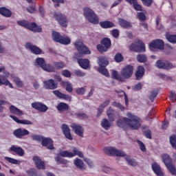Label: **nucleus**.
<instances>
[{"mask_svg":"<svg viewBox=\"0 0 176 176\" xmlns=\"http://www.w3.org/2000/svg\"><path fill=\"white\" fill-rule=\"evenodd\" d=\"M0 14L4 16V17H10V16H12V12L9 9L2 7L0 8Z\"/></svg>","mask_w":176,"mask_h":176,"instance_id":"35","label":"nucleus"},{"mask_svg":"<svg viewBox=\"0 0 176 176\" xmlns=\"http://www.w3.org/2000/svg\"><path fill=\"white\" fill-rule=\"evenodd\" d=\"M111 75L112 78L116 79L117 80H119V82H124V78L119 75V73L118 72L113 70Z\"/></svg>","mask_w":176,"mask_h":176,"instance_id":"42","label":"nucleus"},{"mask_svg":"<svg viewBox=\"0 0 176 176\" xmlns=\"http://www.w3.org/2000/svg\"><path fill=\"white\" fill-rule=\"evenodd\" d=\"M74 164H75L77 168H80V170H83L85 168V164L83 161L79 158H76L74 160Z\"/></svg>","mask_w":176,"mask_h":176,"instance_id":"34","label":"nucleus"},{"mask_svg":"<svg viewBox=\"0 0 176 176\" xmlns=\"http://www.w3.org/2000/svg\"><path fill=\"white\" fill-rule=\"evenodd\" d=\"M13 135L16 138H21L22 137H25V135H30V131L25 129L19 128L14 131Z\"/></svg>","mask_w":176,"mask_h":176,"instance_id":"17","label":"nucleus"},{"mask_svg":"<svg viewBox=\"0 0 176 176\" xmlns=\"http://www.w3.org/2000/svg\"><path fill=\"white\" fill-rule=\"evenodd\" d=\"M78 63L80 67L83 68V69H87V68L90 67V61H89V59H79Z\"/></svg>","mask_w":176,"mask_h":176,"instance_id":"30","label":"nucleus"},{"mask_svg":"<svg viewBox=\"0 0 176 176\" xmlns=\"http://www.w3.org/2000/svg\"><path fill=\"white\" fill-rule=\"evenodd\" d=\"M155 67H157V68H159L160 69L168 70V69H173V68H175V66H174L173 63H170L168 60H158L155 63Z\"/></svg>","mask_w":176,"mask_h":176,"instance_id":"10","label":"nucleus"},{"mask_svg":"<svg viewBox=\"0 0 176 176\" xmlns=\"http://www.w3.org/2000/svg\"><path fill=\"white\" fill-rule=\"evenodd\" d=\"M162 160L166 166L173 163V160H171V158L170 157V155L167 154H164L162 155Z\"/></svg>","mask_w":176,"mask_h":176,"instance_id":"40","label":"nucleus"},{"mask_svg":"<svg viewBox=\"0 0 176 176\" xmlns=\"http://www.w3.org/2000/svg\"><path fill=\"white\" fill-rule=\"evenodd\" d=\"M111 47V40L108 38H105L101 41V44L97 46V49L100 53L107 52L108 49Z\"/></svg>","mask_w":176,"mask_h":176,"instance_id":"11","label":"nucleus"},{"mask_svg":"<svg viewBox=\"0 0 176 176\" xmlns=\"http://www.w3.org/2000/svg\"><path fill=\"white\" fill-rule=\"evenodd\" d=\"M118 95L120 96V97H123V96H124V98H125V105H129V99L127 98V95L126 94V93L123 91H118Z\"/></svg>","mask_w":176,"mask_h":176,"instance_id":"54","label":"nucleus"},{"mask_svg":"<svg viewBox=\"0 0 176 176\" xmlns=\"http://www.w3.org/2000/svg\"><path fill=\"white\" fill-rule=\"evenodd\" d=\"M32 108H34V109H36V111L42 112L43 113H45V112H46L47 109H49V107H47V106L41 102H35L32 103Z\"/></svg>","mask_w":176,"mask_h":176,"instance_id":"16","label":"nucleus"},{"mask_svg":"<svg viewBox=\"0 0 176 176\" xmlns=\"http://www.w3.org/2000/svg\"><path fill=\"white\" fill-rule=\"evenodd\" d=\"M28 175L29 176H36V170L34 168L29 169L26 171Z\"/></svg>","mask_w":176,"mask_h":176,"instance_id":"57","label":"nucleus"},{"mask_svg":"<svg viewBox=\"0 0 176 176\" xmlns=\"http://www.w3.org/2000/svg\"><path fill=\"white\" fill-rule=\"evenodd\" d=\"M151 167L153 168V170L154 171L155 174L157 176H164V173H163V171H162V168L157 163L154 162L152 164Z\"/></svg>","mask_w":176,"mask_h":176,"instance_id":"27","label":"nucleus"},{"mask_svg":"<svg viewBox=\"0 0 176 176\" xmlns=\"http://www.w3.org/2000/svg\"><path fill=\"white\" fill-rule=\"evenodd\" d=\"M52 67L54 68V72L55 69H61V68H64V67H65V63L63 62H54Z\"/></svg>","mask_w":176,"mask_h":176,"instance_id":"43","label":"nucleus"},{"mask_svg":"<svg viewBox=\"0 0 176 176\" xmlns=\"http://www.w3.org/2000/svg\"><path fill=\"white\" fill-rule=\"evenodd\" d=\"M141 1L143 5L147 8L152 6V4L153 3V0H141Z\"/></svg>","mask_w":176,"mask_h":176,"instance_id":"55","label":"nucleus"},{"mask_svg":"<svg viewBox=\"0 0 176 176\" xmlns=\"http://www.w3.org/2000/svg\"><path fill=\"white\" fill-rule=\"evenodd\" d=\"M5 77H2L0 78V86L4 85V86H9L10 89H13V85H12V82L8 80V78L9 76H11L10 73L9 72H3Z\"/></svg>","mask_w":176,"mask_h":176,"instance_id":"15","label":"nucleus"},{"mask_svg":"<svg viewBox=\"0 0 176 176\" xmlns=\"http://www.w3.org/2000/svg\"><path fill=\"white\" fill-rule=\"evenodd\" d=\"M10 111L12 113H14V115H17V116H23V115H24L23 111L20 110V109L14 105H11L10 107Z\"/></svg>","mask_w":176,"mask_h":176,"instance_id":"29","label":"nucleus"},{"mask_svg":"<svg viewBox=\"0 0 176 176\" xmlns=\"http://www.w3.org/2000/svg\"><path fill=\"white\" fill-rule=\"evenodd\" d=\"M98 71L102 75H104V76H109V72H108V70L105 68V67H102L98 69Z\"/></svg>","mask_w":176,"mask_h":176,"instance_id":"53","label":"nucleus"},{"mask_svg":"<svg viewBox=\"0 0 176 176\" xmlns=\"http://www.w3.org/2000/svg\"><path fill=\"white\" fill-rule=\"evenodd\" d=\"M41 144L43 146H46L47 149H54V146H53V140L51 138H43Z\"/></svg>","mask_w":176,"mask_h":176,"instance_id":"21","label":"nucleus"},{"mask_svg":"<svg viewBox=\"0 0 176 176\" xmlns=\"http://www.w3.org/2000/svg\"><path fill=\"white\" fill-rule=\"evenodd\" d=\"M33 161L38 170H45V162H43V161H42L39 157H34Z\"/></svg>","mask_w":176,"mask_h":176,"instance_id":"26","label":"nucleus"},{"mask_svg":"<svg viewBox=\"0 0 176 176\" xmlns=\"http://www.w3.org/2000/svg\"><path fill=\"white\" fill-rule=\"evenodd\" d=\"M4 159L6 162H8V163H11L12 164H19V163H20V161L12 157H5Z\"/></svg>","mask_w":176,"mask_h":176,"instance_id":"50","label":"nucleus"},{"mask_svg":"<svg viewBox=\"0 0 176 176\" xmlns=\"http://www.w3.org/2000/svg\"><path fill=\"white\" fill-rule=\"evenodd\" d=\"M53 17L59 23L62 27H67L68 25V19L65 15L61 14L58 12H55L53 13Z\"/></svg>","mask_w":176,"mask_h":176,"instance_id":"9","label":"nucleus"},{"mask_svg":"<svg viewBox=\"0 0 176 176\" xmlns=\"http://www.w3.org/2000/svg\"><path fill=\"white\" fill-rule=\"evenodd\" d=\"M142 124V120L137 116H133V130H138Z\"/></svg>","mask_w":176,"mask_h":176,"instance_id":"24","label":"nucleus"},{"mask_svg":"<svg viewBox=\"0 0 176 176\" xmlns=\"http://www.w3.org/2000/svg\"><path fill=\"white\" fill-rule=\"evenodd\" d=\"M60 156L62 157H75V156H78V157L83 158L85 155L79 149L76 148V147H72V152H69L68 151H62L59 153Z\"/></svg>","mask_w":176,"mask_h":176,"instance_id":"3","label":"nucleus"},{"mask_svg":"<svg viewBox=\"0 0 176 176\" xmlns=\"http://www.w3.org/2000/svg\"><path fill=\"white\" fill-rule=\"evenodd\" d=\"M113 107H116V108H118V109H120L121 111H124V107L118 102H114L113 103Z\"/></svg>","mask_w":176,"mask_h":176,"instance_id":"59","label":"nucleus"},{"mask_svg":"<svg viewBox=\"0 0 176 176\" xmlns=\"http://www.w3.org/2000/svg\"><path fill=\"white\" fill-rule=\"evenodd\" d=\"M70 127L74 131L75 134H77V135H79V137H81L82 138H83V134L85 133V129H83V127L82 126L78 125L76 124H72L70 125Z\"/></svg>","mask_w":176,"mask_h":176,"instance_id":"19","label":"nucleus"},{"mask_svg":"<svg viewBox=\"0 0 176 176\" xmlns=\"http://www.w3.org/2000/svg\"><path fill=\"white\" fill-rule=\"evenodd\" d=\"M10 118L12 119L16 123H18L19 124H32V122L28 120H19L17 117L14 116H10Z\"/></svg>","mask_w":176,"mask_h":176,"instance_id":"28","label":"nucleus"},{"mask_svg":"<svg viewBox=\"0 0 176 176\" xmlns=\"http://www.w3.org/2000/svg\"><path fill=\"white\" fill-rule=\"evenodd\" d=\"M76 93L79 96H83V94H85V93H86V89H85V87L78 88L76 89Z\"/></svg>","mask_w":176,"mask_h":176,"instance_id":"61","label":"nucleus"},{"mask_svg":"<svg viewBox=\"0 0 176 176\" xmlns=\"http://www.w3.org/2000/svg\"><path fill=\"white\" fill-rule=\"evenodd\" d=\"M11 79H12L18 87H23L24 86L23 81L19 77L16 76V75L11 74Z\"/></svg>","mask_w":176,"mask_h":176,"instance_id":"32","label":"nucleus"},{"mask_svg":"<svg viewBox=\"0 0 176 176\" xmlns=\"http://www.w3.org/2000/svg\"><path fill=\"white\" fill-rule=\"evenodd\" d=\"M157 96V92L156 91H153L151 92L149 99L152 102H153L155 98H156Z\"/></svg>","mask_w":176,"mask_h":176,"instance_id":"58","label":"nucleus"},{"mask_svg":"<svg viewBox=\"0 0 176 176\" xmlns=\"http://www.w3.org/2000/svg\"><path fill=\"white\" fill-rule=\"evenodd\" d=\"M114 60L116 61V63H122L123 60H124V58L123 57V55L120 53H118L115 56H114Z\"/></svg>","mask_w":176,"mask_h":176,"instance_id":"51","label":"nucleus"},{"mask_svg":"<svg viewBox=\"0 0 176 176\" xmlns=\"http://www.w3.org/2000/svg\"><path fill=\"white\" fill-rule=\"evenodd\" d=\"M69 108V107L66 104V103H60L57 106V109L58 111H60V112L64 111H67V109Z\"/></svg>","mask_w":176,"mask_h":176,"instance_id":"47","label":"nucleus"},{"mask_svg":"<svg viewBox=\"0 0 176 176\" xmlns=\"http://www.w3.org/2000/svg\"><path fill=\"white\" fill-rule=\"evenodd\" d=\"M136 60L138 63H146L148 57L145 54H138L136 57Z\"/></svg>","mask_w":176,"mask_h":176,"instance_id":"45","label":"nucleus"},{"mask_svg":"<svg viewBox=\"0 0 176 176\" xmlns=\"http://www.w3.org/2000/svg\"><path fill=\"white\" fill-rule=\"evenodd\" d=\"M32 138L34 141H38V142H42V140H43V137L38 135H33Z\"/></svg>","mask_w":176,"mask_h":176,"instance_id":"60","label":"nucleus"},{"mask_svg":"<svg viewBox=\"0 0 176 176\" xmlns=\"http://www.w3.org/2000/svg\"><path fill=\"white\" fill-rule=\"evenodd\" d=\"M17 24L21 25V27H25V28H28V30H30V31H33L34 32H41L42 28L36 25V23L30 24V23L27 21H18Z\"/></svg>","mask_w":176,"mask_h":176,"instance_id":"5","label":"nucleus"},{"mask_svg":"<svg viewBox=\"0 0 176 176\" xmlns=\"http://www.w3.org/2000/svg\"><path fill=\"white\" fill-rule=\"evenodd\" d=\"M61 129L63 132V134L65 135V137H66L67 140L72 141L73 138H72V135H71V129H69V127H68V125L63 124L61 126Z\"/></svg>","mask_w":176,"mask_h":176,"instance_id":"22","label":"nucleus"},{"mask_svg":"<svg viewBox=\"0 0 176 176\" xmlns=\"http://www.w3.org/2000/svg\"><path fill=\"white\" fill-rule=\"evenodd\" d=\"M101 126L104 129V130H109L111 128V124L109 123V121L107 119H103L101 121Z\"/></svg>","mask_w":176,"mask_h":176,"instance_id":"46","label":"nucleus"},{"mask_svg":"<svg viewBox=\"0 0 176 176\" xmlns=\"http://www.w3.org/2000/svg\"><path fill=\"white\" fill-rule=\"evenodd\" d=\"M107 115L110 122H113L115 120V111L113 110L112 107L109 108L107 112Z\"/></svg>","mask_w":176,"mask_h":176,"instance_id":"37","label":"nucleus"},{"mask_svg":"<svg viewBox=\"0 0 176 176\" xmlns=\"http://www.w3.org/2000/svg\"><path fill=\"white\" fill-rule=\"evenodd\" d=\"M165 38L170 43H176V34L166 33L165 34Z\"/></svg>","mask_w":176,"mask_h":176,"instance_id":"36","label":"nucleus"},{"mask_svg":"<svg viewBox=\"0 0 176 176\" xmlns=\"http://www.w3.org/2000/svg\"><path fill=\"white\" fill-rule=\"evenodd\" d=\"M84 16L92 24H98L100 23V20L96 12L89 8H84Z\"/></svg>","mask_w":176,"mask_h":176,"instance_id":"2","label":"nucleus"},{"mask_svg":"<svg viewBox=\"0 0 176 176\" xmlns=\"http://www.w3.org/2000/svg\"><path fill=\"white\" fill-rule=\"evenodd\" d=\"M35 65H38V67H41V68L47 72H54V68L50 64L47 65L45 63V59L42 58H37L36 59Z\"/></svg>","mask_w":176,"mask_h":176,"instance_id":"8","label":"nucleus"},{"mask_svg":"<svg viewBox=\"0 0 176 176\" xmlns=\"http://www.w3.org/2000/svg\"><path fill=\"white\" fill-rule=\"evenodd\" d=\"M118 23L123 28H130L131 27V23L123 19H118Z\"/></svg>","mask_w":176,"mask_h":176,"instance_id":"38","label":"nucleus"},{"mask_svg":"<svg viewBox=\"0 0 176 176\" xmlns=\"http://www.w3.org/2000/svg\"><path fill=\"white\" fill-rule=\"evenodd\" d=\"M9 152H13L14 153H16L18 156L23 157L25 155V151L23 148L18 146L16 145H12L9 148Z\"/></svg>","mask_w":176,"mask_h":176,"instance_id":"20","label":"nucleus"},{"mask_svg":"<svg viewBox=\"0 0 176 176\" xmlns=\"http://www.w3.org/2000/svg\"><path fill=\"white\" fill-rule=\"evenodd\" d=\"M55 161L56 162V163H58V164H67V163H68L67 160L63 159L59 155H57L55 157Z\"/></svg>","mask_w":176,"mask_h":176,"instance_id":"49","label":"nucleus"},{"mask_svg":"<svg viewBox=\"0 0 176 176\" xmlns=\"http://www.w3.org/2000/svg\"><path fill=\"white\" fill-rule=\"evenodd\" d=\"M57 82L53 79L43 81V87L47 90H54V89H57Z\"/></svg>","mask_w":176,"mask_h":176,"instance_id":"18","label":"nucleus"},{"mask_svg":"<svg viewBox=\"0 0 176 176\" xmlns=\"http://www.w3.org/2000/svg\"><path fill=\"white\" fill-rule=\"evenodd\" d=\"M74 46L80 54H91L90 50L83 44L82 40H78L74 43Z\"/></svg>","mask_w":176,"mask_h":176,"instance_id":"7","label":"nucleus"},{"mask_svg":"<svg viewBox=\"0 0 176 176\" xmlns=\"http://www.w3.org/2000/svg\"><path fill=\"white\" fill-rule=\"evenodd\" d=\"M53 93L55 96H56V97H58V98H63V96L64 94L61 93L60 91L55 90L53 91Z\"/></svg>","mask_w":176,"mask_h":176,"instance_id":"64","label":"nucleus"},{"mask_svg":"<svg viewBox=\"0 0 176 176\" xmlns=\"http://www.w3.org/2000/svg\"><path fill=\"white\" fill-rule=\"evenodd\" d=\"M149 49L151 52H153L155 49L163 50L164 49V41L161 39L155 40L149 44Z\"/></svg>","mask_w":176,"mask_h":176,"instance_id":"12","label":"nucleus"},{"mask_svg":"<svg viewBox=\"0 0 176 176\" xmlns=\"http://www.w3.org/2000/svg\"><path fill=\"white\" fill-rule=\"evenodd\" d=\"M62 75L65 78H71V72L67 69L62 71Z\"/></svg>","mask_w":176,"mask_h":176,"instance_id":"63","label":"nucleus"},{"mask_svg":"<svg viewBox=\"0 0 176 176\" xmlns=\"http://www.w3.org/2000/svg\"><path fill=\"white\" fill-rule=\"evenodd\" d=\"M52 39L54 42L61 43V45H69L71 43V38L68 36H63L57 32H52Z\"/></svg>","mask_w":176,"mask_h":176,"instance_id":"4","label":"nucleus"},{"mask_svg":"<svg viewBox=\"0 0 176 176\" xmlns=\"http://www.w3.org/2000/svg\"><path fill=\"white\" fill-rule=\"evenodd\" d=\"M138 18L140 21H145L146 20V16H145V13L144 12L138 13Z\"/></svg>","mask_w":176,"mask_h":176,"instance_id":"56","label":"nucleus"},{"mask_svg":"<svg viewBox=\"0 0 176 176\" xmlns=\"http://www.w3.org/2000/svg\"><path fill=\"white\" fill-rule=\"evenodd\" d=\"M127 116L129 118H124L123 120L120 119L117 121V126H118V127H124V126H128L130 129H133V115L128 113Z\"/></svg>","mask_w":176,"mask_h":176,"instance_id":"6","label":"nucleus"},{"mask_svg":"<svg viewBox=\"0 0 176 176\" xmlns=\"http://www.w3.org/2000/svg\"><path fill=\"white\" fill-rule=\"evenodd\" d=\"M103 152H104L106 155H108L109 156H118L120 157H124L128 164H129V166H133V160H131V157L126 155V153L122 151L118 150L115 147L109 146V147H105L103 149Z\"/></svg>","mask_w":176,"mask_h":176,"instance_id":"1","label":"nucleus"},{"mask_svg":"<svg viewBox=\"0 0 176 176\" xmlns=\"http://www.w3.org/2000/svg\"><path fill=\"white\" fill-rule=\"evenodd\" d=\"M133 6L135 10H137L138 12H144L142 6L138 3V0H133Z\"/></svg>","mask_w":176,"mask_h":176,"instance_id":"39","label":"nucleus"},{"mask_svg":"<svg viewBox=\"0 0 176 176\" xmlns=\"http://www.w3.org/2000/svg\"><path fill=\"white\" fill-rule=\"evenodd\" d=\"M98 64L100 65V67H107L109 64L108 59L107 58L100 56L98 58Z\"/></svg>","mask_w":176,"mask_h":176,"instance_id":"33","label":"nucleus"},{"mask_svg":"<svg viewBox=\"0 0 176 176\" xmlns=\"http://www.w3.org/2000/svg\"><path fill=\"white\" fill-rule=\"evenodd\" d=\"M144 133L145 137H146V138H149V140H152V132H151V130L147 129L146 131H144Z\"/></svg>","mask_w":176,"mask_h":176,"instance_id":"62","label":"nucleus"},{"mask_svg":"<svg viewBox=\"0 0 176 176\" xmlns=\"http://www.w3.org/2000/svg\"><path fill=\"white\" fill-rule=\"evenodd\" d=\"M144 75H145V68L142 66H138L135 74L136 80H141Z\"/></svg>","mask_w":176,"mask_h":176,"instance_id":"25","label":"nucleus"},{"mask_svg":"<svg viewBox=\"0 0 176 176\" xmlns=\"http://www.w3.org/2000/svg\"><path fill=\"white\" fill-rule=\"evenodd\" d=\"M121 75L122 78H124V80L131 78V76L133 75V66L127 65L122 68L121 70Z\"/></svg>","mask_w":176,"mask_h":176,"instance_id":"14","label":"nucleus"},{"mask_svg":"<svg viewBox=\"0 0 176 176\" xmlns=\"http://www.w3.org/2000/svg\"><path fill=\"white\" fill-rule=\"evenodd\" d=\"M62 83H63V85H65V86L66 87L67 91H68L69 93H72V91H74V87H72V84H71V82L63 81Z\"/></svg>","mask_w":176,"mask_h":176,"instance_id":"48","label":"nucleus"},{"mask_svg":"<svg viewBox=\"0 0 176 176\" xmlns=\"http://www.w3.org/2000/svg\"><path fill=\"white\" fill-rule=\"evenodd\" d=\"M166 168L172 175H176L175 165H174L173 162L171 164H169L168 166H166Z\"/></svg>","mask_w":176,"mask_h":176,"instance_id":"44","label":"nucleus"},{"mask_svg":"<svg viewBox=\"0 0 176 176\" xmlns=\"http://www.w3.org/2000/svg\"><path fill=\"white\" fill-rule=\"evenodd\" d=\"M25 47L26 49L30 50V52H32V53H34V54H41V53H42V50H41V48L33 45L30 43H26Z\"/></svg>","mask_w":176,"mask_h":176,"instance_id":"23","label":"nucleus"},{"mask_svg":"<svg viewBox=\"0 0 176 176\" xmlns=\"http://www.w3.org/2000/svg\"><path fill=\"white\" fill-rule=\"evenodd\" d=\"M133 50L138 53H144L145 52V44L141 40L135 39L133 41Z\"/></svg>","mask_w":176,"mask_h":176,"instance_id":"13","label":"nucleus"},{"mask_svg":"<svg viewBox=\"0 0 176 176\" xmlns=\"http://www.w3.org/2000/svg\"><path fill=\"white\" fill-rule=\"evenodd\" d=\"M109 100H106L104 102L103 104H102L98 109V116H100V115H101V113H102V112L104 111V109L105 108V107H108V105H109Z\"/></svg>","mask_w":176,"mask_h":176,"instance_id":"41","label":"nucleus"},{"mask_svg":"<svg viewBox=\"0 0 176 176\" xmlns=\"http://www.w3.org/2000/svg\"><path fill=\"white\" fill-rule=\"evenodd\" d=\"M170 143L173 149H176V135H172L170 137Z\"/></svg>","mask_w":176,"mask_h":176,"instance_id":"52","label":"nucleus"},{"mask_svg":"<svg viewBox=\"0 0 176 176\" xmlns=\"http://www.w3.org/2000/svg\"><path fill=\"white\" fill-rule=\"evenodd\" d=\"M100 27H102V28H112L113 27H116L115 23L109 21L100 22Z\"/></svg>","mask_w":176,"mask_h":176,"instance_id":"31","label":"nucleus"}]
</instances>
